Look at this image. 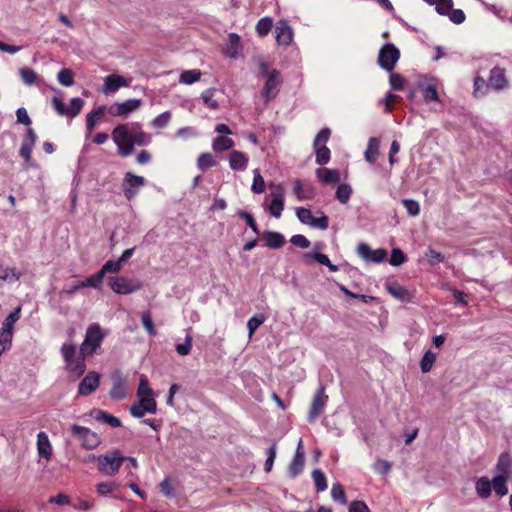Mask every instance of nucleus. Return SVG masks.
Wrapping results in <instances>:
<instances>
[{"label": "nucleus", "mask_w": 512, "mask_h": 512, "mask_svg": "<svg viewBox=\"0 0 512 512\" xmlns=\"http://www.w3.org/2000/svg\"><path fill=\"white\" fill-rule=\"evenodd\" d=\"M112 139L122 157L131 155L135 145L146 146L151 142V136L137 122L117 125L112 131Z\"/></svg>", "instance_id": "nucleus-1"}, {"label": "nucleus", "mask_w": 512, "mask_h": 512, "mask_svg": "<svg viewBox=\"0 0 512 512\" xmlns=\"http://www.w3.org/2000/svg\"><path fill=\"white\" fill-rule=\"evenodd\" d=\"M201 77V72L197 69H193V70H187V71H184L181 75H180V79L179 81L181 83H184V84H193L194 82L198 81Z\"/></svg>", "instance_id": "nucleus-52"}, {"label": "nucleus", "mask_w": 512, "mask_h": 512, "mask_svg": "<svg viewBox=\"0 0 512 512\" xmlns=\"http://www.w3.org/2000/svg\"><path fill=\"white\" fill-rule=\"evenodd\" d=\"M112 388L109 392V396L114 400H122L127 396V390L125 387V381L122 377L121 372L116 371L111 376Z\"/></svg>", "instance_id": "nucleus-18"}, {"label": "nucleus", "mask_w": 512, "mask_h": 512, "mask_svg": "<svg viewBox=\"0 0 512 512\" xmlns=\"http://www.w3.org/2000/svg\"><path fill=\"white\" fill-rule=\"evenodd\" d=\"M490 87L495 90H502L507 85V80L505 77V71L503 68L498 66L492 68L490 70L489 80Z\"/></svg>", "instance_id": "nucleus-22"}, {"label": "nucleus", "mask_w": 512, "mask_h": 512, "mask_svg": "<svg viewBox=\"0 0 512 512\" xmlns=\"http://www.w3.org/2000/svg\"><path fill=\"white\" fill-rule=\"evenodd\" d=\"M272 189L269 197L271 201L267 203V200L263 203V208L275 218H280L284 210L285 193L284 189L280 185L271 184Z\"/></svg>", "instance_id": "nucleus-6"}, {"label": "nucleus", "mask_w": 512, "mask_h": 512, "mask_svg": "<svg viewBox=\"0 0 512 512\" xmlns=\"http://www.w3.org/2000/svg\"><path fill=\"white\" fill-rule=\"evenodd\" d=\"M170 120H171V112L165 111V112L161 113L160 115H158L156 118H154L151 122V125L154 128H159V129L164 128L168 125Z\"/></svg>", "instance_id": "nucleus-57"}, {"label": "nucleus", "mask_w": 512, "mask_h": 512, "mask_svg": "<svg viewBox=\"0 0 512 512\" xmlns=\"http://www.w3.org/2000/svg\"><path fill=\"white\" fill-rule=\"evenodd\" d=\"M309 226L313 228H317L320 230H326L329 227V219L326 215L323 213L320 217H312V221L310 222Z\"/></svg>", "instance_id": "nucleus-63"}, {"label": "nucleus", "mask_w": 512, "mask_h": 512, "mask_svg": "<svg viewBox=\"0 0 512 512\" xmlns=\"http://www.w3.org/2000/svg\"><path fill=\"white\" fill-rule=\"evenodd\" d=\"M400 58L399 49L391 43L383 45L379 51L378 64L388 72L393 71L397 61Z\"/></svg>", "instance_id": "nucleus-8"}, {"label": "nucleus", "mask_w": 512, "mask_h": 512, "mask_svg": "<svg viewBox=\"0 0 512 512\" xmlns=\"http://www.w3.org/2000/svg\"><path fill=\"white\" fill-rule=\"evenodd\" d=\"M437 355L431 350H427L420 360V369L423 373H427L431 370L435 363Z\"/></svg>", "instance_id": "nucleus-40"}, {"label": "nucleus", "mask_w": 512, "mask_h": 512, "mask_svg": "<svg viewBox=\"0 0 512 512\" xmlns=\"http://www.w3.org/2000/svg\"><path fill=\"white\" fill-rule=\"evenodd\" d=\"M508 475H497L491 481V487H493L495 493L499 496H505L508 494L507 481Z\"/></svg>", "instance_id": "nucleus-31"}, {"label": "nucleus", "mask_w": 512, "mask_h": 512, "mask_svg": "<svg viewBox=\"0 0 512 512\" xmlns=\"http://www.w3.org/2000/svg\"><path fill=\"white\" fill-rule=\"evenodd\" d=\"M241 49L240 37L236 33H230L228 35V45L225 51L227 57L231 59L237 58Z\"/></svg>", "instance_id": "nucleus-29"}, {"label": "nucleus", "mask_w": 512, "mask_h": 512, "mask_svg": "<svg viewBox=\"0 0 512 512\" xmlns=\"http://www.w3.org/2000/svg\"><path fill=\"white\" fill-rule=\"evenodd\" d=\"M61 355L65 362L66 370L74 377L79 378L86 370V354L77 349L72 342H65L61 346Z\"/></svg>", "instance_id": "nucleus-3"}, {"label": "nucleus", "mask_w": 512, "mask_h": 512, "mask_svg": "<svg viewBox=\"0 0 512 512\" xmlns=\"http://www.w3.org/2000/svg\"><path fill=\"white\" fill-rule=\"evenodd\" d=\"M358 255L366 262L382 263L387 257V251L383 248L372 250L366 243H360L357 247Z\"/></svg>", "instance_id": "nucleus-14"}, {"label": "nucleus", "mask_w": 512, "mask_h": 512, "mask_svg": "<svg viewBox=\"0 0 512 512\" xmlns=\"http://www.w3.org/2000/svg\"><path fill=\"white\" fill-rule=\"evenodd\" d=\"M275 38L278 45L281 46H289L291 42L293 41V29L288 23L284 20H281L277 22L276 28H275Z\"/></svg>", "instance_id": "nucleus-16"}, {"label": "nucleus", "mask_w": 512, "mask_h": 512, "mask_svg": "<svg viewBox=\"0 0 512 512\" xmlns=\"http://www.w3.org/2000/svg\"><path fill=\"white\" fill-rule=\"evenodd\" d=\"M304 467V455H294L290 465H289V474L291 477H296L300 473H302Z\"/></svg>", "instance_id": "nucleus-41"}, {"label": "nucleus", "mask_w": 512, "mask_h": 512, "mask_svg": "<svg viewBox=\"0 0 512 512\" xmlns=\"http://www.w3.org/2000/svg\"><path fill=\"white\" fill-rule=\"evenodd\" d=\"M97 461L98 471L105 476L116 475L123 463L126 461L125 456L118 449H113L99 456H92Z\"/></svg>", "instance_id": "nucleus-4"}, {"label": "nucleus", "mask_w": 512, "mask_h": 512, "mask_svg": "<svg viewBox=\"0 0 512 512\" xmlns=\"http://www.w3.org/2000/svg\"><path fill=\"white\" fill-rule=\"evenodd\" d=\"M379 152V141L378 139L372 137L368 141L367 149L365 151V159L369 163H373L375 161L376 156Z\"/></svg>", "instance_id": "nucleus-39"}, {"label": "nucleus", "mask_w": 512, "mask_h": 512, "mask_svg": "<svg viewBox=\"0 0 512 512\" xmlns=\"http://www.w3.org/2000/svg\"><path fill=\"white\" fill-rule=\"evenodd\" d=\"M406 261V256L403 251L399 248H394L391 251V256L389 258L390 265L394 267H398L402 265Z\"/></svg>", "instance_id": "nucleus-55"}, {"label": "nucleus", "mask_w": 512, "mask_h": 512, "mask_svg": "<svg viewBox=\"0 0 512 512\" xmlns=\"http://www.w3.org/2000/svg\"><path fill=\"white\" fill-rule=\"evenodd\" d=\"M144 185V177L135 175L131 172L125 173L123 179V192L128 200L133 199Z\"/></svg>", "instance_id": "nucleus-11"}, {"label": "nucleus", "mask_w": 512, "mask_h": 512, "mask_svg": "<svg viewBox=\"0 0 512 512\" xmlns=\"http://www.w3.org/2000/svg\"><path fill=\"white\" fill-rule=\"evenodd\" d=\"M106 337V332L103 331L98 323H93L88 326L83 342L80 348L83 353L91 356L97 352Z\"/></svg>", "instance_id": "nucleus-5"}, {"label": "nucleus", "mask_w": 512, "mask_h": 512, "mask_svg": "<svg viewBox=\"0 0 512 512\" xmlns=\"http://www.w3.org/2000/svg\"><path fill=\"white\" fill-rule=\"evenodd\" d=\"M265 245L271 249H280L285 244L284 236L275 231H266L263 234Z\"/></svg>", "instance_id": "nucleus-28"}, {"label": "nucleus", "mask_w": 512, "mask_h": 512, "mask_svg": "<svg viewBox=\"0 0 512 512\" xmlns=\"http://www.w3.org/2000/svg\"><path fill=\"white\" fill-rule=\"evenodd\" d=\"M331 135V131L329 128H323L319 131L313 141V147L317 148L318 146L326 145Z\"/></svg>", "instance_id": "nucleus-58"}, {"label": "nucleus", "mask_w": 512, "mask_h": 512, "mask_svg": "<svg viewBox=\"0 0 512 512\" xmlns=\"http://www.w3.org/2000/svg\"><path fill=\"white\" fill-rule=\"evenodd\" d=\"M21 277V273L16 271L15 268L6 267L3 271V274L0 275V279L3 281L15 282L18 281Z\"/></svg>", "instance_id": "nucleus-62"}, {"label": "nucleus", "mask_w": 512, "mask_h": 512, "mask_svg": "<svg viewBox=\"0 0 512 512\" xmlns=\"http://www.w3.org/2000/svg\"><path fill=\"white\" fill-rule=\"evenodd\" d=\"M422 96L425 102L439 101L437 87L434 84H421L420 86Z\"/></svg>", "instance_id": "nucleus-36"}, {"label": "nucleus", "mask_w": 512, "mask_h": 512, "mask_svg": "<svg viewBox=\"0 0 512 512\" xmlns=\"http://www.w3.org/2000/svg\"><path fill=\"white\" fill-rule=\"evenodd\" d=\"M387 292L395 299L402 302H411L413 294L411 291L400 285L398 282H388L385 285Z\"/></svg>", "instance_id": "nucleus-20"}, {"label": "nucleus", "mask_w": 512, "mask_h": 512, "mask_svg": "<svg viewBox=\"0 0 512 512\" xmlns=\"http://www.w3.org/2000/svg\"><path fill=\"white\" fill-rule=\"evenodd\" d=\"M71 433L81 442V445L86 449L92 450L100 444V439L97 434L87 427L73 424L71 426Z\"/></svg>", "instance_id": "nucleus-9"}, {"label": "nucleus", "mask_w": 512, "mask_h": 512, "mask_svg": "<svg viewBox=\"0 0 512 512\" xmlns=\"http://www.w3.org/2000/svg\"><path fill=\"white\" fill-rule=\"evenodd\" d=\"M312 478L318 492H323L327 489V480L325 474L320 469H315L312 472Z\"/></svg>", "instance_id": "nucleus-45"}, {"label": "nucleus", "mask_w": 512, "mask_h": 512, "mask_svg": "<svg viewBox=\"0 0 512 512\" xmlns=\"http://www.w3.org/2000/svg\"><path fill=\"white\" fill-rule=\"evenodd\" d=\"M258 66L260 74L265 79L260 96L265 103H268L278 95L283 79L280 72L277 69L270 68L266 61L260 60Z\"/></svg>", "instance_id": "nucleus-2"}, {"label": "nucleus", "mask_w": 512, "mask_h": 512, "mask_svg": "<svg viewBox=\"0 0 512 512\" xmlns=\"http://www.w3.org/2000/svg\"><path fill=\"white\" fill-rule=\"evenodd\" d=\"M265 317L263 314H257L249 318L247 322L248 335L251 338L255 331L264 323Z\"/></svg>", "instance_id": "nucleus-50"}, {"label": "nucleus", "mask_w": 512, "mask_h": 512, "mask_svg": "<svg viewBox=\"0 0 512 512\" xmlns=\"http://www.w3.org/2000/svg\"><path fill=\"white\" fill-rule=\"evenodd\" d=\"M37 452L41 458L49 461L52 456V445L49 437L45 432H39L37 434Z\"/></svg>", "instance_id": "nucleus-21"}, {"label": "nucleus", "mask_w": 512, "mask_h": 512, "mask_svg": "<svg viewBox=\"0 0 512 512\" xmlns=\"http://www.w3.org/2000/svg\"><path fill=\"white\" fill-rule=\"evenodd\" d=\"M137 397L139 398V400L154 399V392L152 388L149 386L148 379L145 375H142L140 377L137 389Z\"/></svg>", "instance_id": "nucleus-30"}, {"label": "nucleus", "mask_w": 512, "mask_h": 512, "mask_svg": "<svg viewBox=\"0 0 512 512\" xmlns=\"http://www.w3.org/2000/svg\"><path fill=\"white\" fill-rule=\"evenodd\" d=\"M331 497L335 502L346 504V494L339 483H334L331 489Z\"/></svg>", "instance_id": "nucleus-54"}, {"label": "nucleus", "mask_w": 512, "mask_h": 512, "mask_svg": "<svg viewBox=\"0 0 512 512\" xmlns=\"http://www.w3.org/2000/svg\"><path fill=\"white\" fill-rule=\"evenodd\" d=\"M272 28V19L269 17L261 18L256 24V31L260 36H266Z\"/></svg>", "instance_id": "nucleus-56"}, {"label": "nucleus", "mask_w": 512, "mask_h": 512, "mask_svg": "<svg viewBox=\"0 0 512 512\" xmlns=\"http://www.w3.org/2000/svg\"><path fill=\"white\" fill-rule=\"evenodd\" d=\"M192 342H193V338H192V335L190 333V330L187 331L186 333V336H185V340H184V343H179L176 345V351L179 355L181 356H186L190 353L191 351V348H192Z\"/></svg>", "instance_id": "nucleus-51"}, {"label": "nucleus", "mask_w": 512, "mask_h": 512, "mask_svg": "<svg viewBox=\"0 0 512 512\" xmlns=\"http://www.w3.org/2000/svg\"><path fill=\"white\" fill-rule=\"evenodd\" d=\"M131 79L128 80L119 74H109L104 78V83L101 92L105 95H110L117 92L122 87H128Z\"/></svg>", "instance_id": "nucleus-13"}, {"label": "nucleus", "mask_w": 512, "mask_h": 512, "mask_svg": "<svg viewBox=\"0 0 512 512\" xmlns=\"http://www.w3.org/2000/svg\"><path fill=\"white\" fill-rule=\"evenodd\" d=\"M215 165L216 161L213 155L209 152L201 153L197 159V166L202 171H205L206 169Z\"/></svg>", "instance_id": "nucleus-43"}, {"label": "nucleus", "mask_w": 512, "mask_h": 512, "mask_svg": "<svg viewBox=\"0 0 512 512\" xmlns=\"http://www.w3.org/2000/svg\"><path fill=\"white\" fill-rule=\"evenodd\" d=\"M57 80L61 85L70 87L74 84L73 72L68 68H63L58 72Z\"/></svg>", "instance_id": "nucleus-49"}, {"label": "nucleus", "mask_w": 512, "mask_h": 512, "mask_svg": "<svg viewBox=\"0 0 512 512\" xmlns=\"http://www.w3.org/2000/svg\"><path fill=\"white\" fill-rule=\"evenodd\" d=\"M142 105V100L131 98L124 102H116L110 105L107 112L114 117H126L136 111Z\"/></svg>", "instance_id": "nucleus-10"}, {"label": "nucleus", "mask_w": 512, "mask_h": 512, "mask_svg": "<svg viewBox=\"0 0 512 512\" xmlns=\"http://www.w3.org/2000/svg\"><path fill=\"white\" fill-rule=\"evenodd\" d=\"M19 74L23 83L27 86L35 84L38 80L37 73L34 70L27 67L21 68L19 70Z\"/></svg>", "instance_id": "nucleus-44"}, {"label": "nucleus", "mask_w": 512, "mask_h": 512, "mask_svg": "<svg viewBox=\"0 0 512 512\" xmlns=\"http://www.w3.org/2000/svg\"><path fill=\"white\" fill-rule=\"evenodd\" d=\"M157 403L155 399L139 400L130 407V413L135 418H142L146 413L155 414Z\"/></svg>", "instance_id": "nucleus-17"}, {"label": "nucleus", "mask_w": 512, "mask_h": 512, "mask_svg": "<svg viewBox=\"0 0 512 512\" xmlns=\"http://www.w3.org/2000/svg\"><path fill=\"white\" fill-rule=\"evenodd\" d=\"M122 268L121 263L117 260H108L104 263V265L101 267L100 271L103 272V275L105 276L106 273H118Z\"/></svg>", "instance_id": "nucleus-64"}, {"label": "nucleus", "mask_w": 512, "mask_h": 512, "mask_svg": "<svg viewBox=\"0 0 512 512\" xmlns=\"http://www.w3.org/2000/svg\"><path fill=\"white\" fill-rule=\"evenodd\" d=\"M253 174H254V176H253V183L251 186V190L255 194H261L265 191V181H264L262 175L260 174L259 169H255L253 171Z\"/></svg>", "instance_id": "nucleus-48"}, {"label": "nucleus", "mask_w": 512, "mask_h": 512, "mask_svg": "<svg viewBox=\"0 0 512 512\" xmlns=\"http://www.w3.org/2000/svg\"><path fill=\"white\" fill-rule=\"evenodd\" d=\"M120 484L116 481L100 482L96 485V491L100 496L107 497L117 491Z\"/></svg>", "instance_id": "nucleus-35"}, {"label": "nucleus", "mask_w": 512, "mask_h": 512, "mask_svg": "<svg viewBox=\"0 0 512 512\" xmlns=\"http://www.w3.org/2000/svg\"><path fill=\"white\" fill-rule=\"evenodd\" d=\"M475 489L479 497L486 499L491 494V481L487 477H481L476 481Z\"/></svg>", "instance_id": "nucleus-34"}, {"label": "nucleus", "mask_w": 512, "mask_h": 512, "mask_svg": "<svg viewBox=\"0 0 512 512\" xmlns=\"http://www.w3.org/2000/svg\"><path fill=\"white\" fill-rule=\"evenodd\" d=\"M214 92H215L214 89H206L201 94V98H202L204 104L211 109L218 108V102L213 98Z\"/></svg>", "instance_id": "nucleus-59"}, {"label": "nucleus", "mask_w": 512, "mask_h": 512, "mask_svg": "<svg viewBox=\"0 0 512 512\" xmlns=\"http://www.w3.org/2000/svg\"><path fill=\"white\" fill-rule=\"evenodd\" d=\"M511 456L508 452H503L500 454L498 458V462L496 465V470L499 475H508L511 467Z\"/></svg>", "instance_id": "nucleus-33"}, {"label": "nucleus", "mask_w": 512, "mask_h": 512, "mask_svg": "<svg viewBox=\"0 0 512 512\" xmlns=\"http://www.w3.org/2000/svg\"><path fill=\"white\" fill-rule=\"evenodd\" d=\"M100 375L97 372H89L79 383L78 395L87 396L93 393L99 386Z\"/></svg>", "instance_id": "nucleus-15"}, {"label": "nucleus", "mask_w": 512, "mask_h": 512, "mask_svg": "<svg viewBox=\"0 0 512 512\" xmlns=\"http://www.w3.org/2000/svg\"><path fill=\"white\" fill-rule=\"evenodd\" d=\"M36 140L37 136L35 131L32 128H28L19 150L20 156L24 158L26 163L31 161V154Z\"/></svg>", "instance_id": "nucleus-19"}, {"label": "nucleus", "mask_w": 512, "mask_h": 512, "mask_svg": "<svg viewBox=\"0 0 512 512\" xmlns=\"http://www.w3.org/2000/svg\"><path fill=\"white\" fill-rule=\"evenodd\" d=\"M84 106V100L75 97L70 100L69 106H67V116L74 118L76 117L82 110Z\"/></svg>", "instance_id": "nucleus-46"}, {"label": "nucleus", "mask_w": 512, "mask_h": 512, "mask_svg": "<svg viewBox=\"0 0 512 512\" xmlns=\"http://www.w3.org/2000/svg\"><path fill=\"white\" fill-rule=\"evenodd\" d=\"M21 313V307H17L14 309L4 320L2 323V329L6 330L7 332H10L13 334V327L14 324L18 321L20 318Z\"/></svg>", "instance_id": "nucleus-38"}, {"label": "nucleus", "mask_w": 512, "mask_h": 512, "mask_svg": "<svg viewBox=\"0 0 512 512\" xmlns=\"http://www.w3.org/2000/svg\"><path fill=\"white\" fill-rule=\"evenodd\" d=\"M12 333L0 329V355L11 347Z\"/></svg>", "instance_id": "nucleus-61"}, {"label": "nucleus", "mask_w": 512, "mask_h": 512, "mask_svg": "<svg viewBox=\"0 0 512 512\" xmlns=\"http://www.w3.org/2000/svg\"><path fill=\"white\" fill-rule=\"evenodd\" d=\"M141 322L149 335L154 336L156 334V329L150 312L147 311L142 313Z\"/></svg>", "instance_id": "nucleus-60"}, {"label": "nucleus", "mask_w": 512, "mask_h": 512, "mask_svg": "<svg viewBox=\"0 0 512 512\" xmlns=\"http://www.w3.org/2000/svg\"><path fill=\"white\" fill-rule=\"evenodd\" d=\"M249 158L241 151L234 150L230 153L229 166L235 171H244L247 168Z\"/></svg>", "instance_id": "nucleus-23"}, {"label": "nucleus", "mask_w": 512, "mask_h": 512, "mask_svg": "<svg viewBox=\"0 0 512 512\" xmlns=\"http://www.w3.org/2000/svg\"><path fill=\"white\" fill-rule=\"evenodd\" d=\"M490 84L483 77L476 76L474 78L473 94L476 98H481L489 93Z\"/></svg>", "instance_id": "nucleus-32"}, {"label": "nucleus", "mask_w": 512, "mask_h": 512, "mask_svg": "<svg viewBox=\"0 0 512 512\" xmlns=\"http://www.w3.org/2000/svg\"><path fill=\"white\" fill-rule=\"evenodd\" d=\"M109 286L117 294H131L142 288V283L137 279H128L123 276H114L108 279Z\"/></svg>", "instance_id": "nucleus-7"}, {"label": "nucleus", "mask_w": 512, "mask_h": 512, "mask_svg": "<svg viewBox=\"0 0 512 512\" xmlns=\"http://www.w3.org/2000/svg\"><path fill=\"white\" fill-rule=\"evenodd\" d=\"M351 195L352 188L349 184L342 183L337 187L336 198L340 203L346 204L350 200Z\"/></svg>", "instance_id": "nucleus-42"}, {"label": "nucleus", "mask_w": 512, "mask_h": 512, "mask_svg": "<svg viewBox=\"0 0 512 512\" xmlns=\"http://www.w3.org/2000/svg\"><path fill=\"white\" fill-rule=\"evenodd\" d=\"M327 396L325 395L324 387H319L312 399L311 406L308 413V422L313 423L323 412L326 405Z\"/></svg>", "instance_id": "nucleus-12"}, {"label": "nucleus", "mask_w": 512, "mask_h": 512, "mask_svg": "<svg viewBox=\"0 0 512 512\" xmlns=\"http://www.w3.org/2000/svg\"><path fill=\"white\" fill-rule=\"evenodd\" d=\"M315 149L316 163L319 165H325L330 161V149L326 145L318 146Z\"/></svg>", "instance_id": "nucleus-47"}, {"label": "nucleus", "mask_w": 512, "mask_h": 512, "mask_svg": "<svg viewBox=\"0 0 512 512\" xmlns=\"http://www.w3.org/2000/svg\"><path fill=\"white\" fill-rule=\"evenodd\" d=\"M103 279H104L103 272H101L99 270L96 274L86 278L83 281V284H84V287H92L95 289H100L102 286V283H103Z\"/></svg>", "instance_id": "nucleus-53"}, {"label": "nucleus", "mask_w": 512, "mask_h": 512, "mask_svg": "<svg viewBox=\"0 0 512 512\" xmlns=\"http://www.w3.org/2000/svg\"><path fill=\"white\" fill-rule=\"evenodd\" d=\"M108 107L105 105H101L96 109L90 111L86 115V129H87V137L92 133L95 128L96 123L101 119L105 112H107Z\"/></svg>", "instance_id": "nucleus-25"}, {"label": "nucleus", "mask_w": 512, "mask_h": 512, "mask_svg": "<svg viewBox=\"0 0 512 512\" xmlns=\"http://www.w3.org/2000/svg\"><path fill=\"white\" fill-rule=\"evenodd\" d=\"M90 415L96 421L108 424L109 426H111L113 428H117V427L121 426V421L118 417L113 416L101 409H93L91 411Z\"/></svg>", "instance_id": "nucleus-24"}, {"label": "nucleus", "mask_w": 512, "mask_h": 512, "mask_svg": "<svg viewBox=\"0 0 512 512\" xmlns=\"http://www.w3.org/2000/svg\"><path fill=\"white\" fill-rule=\"evenodd\" d=\"M315 173L323 184H335L340 181V173L336 169L318 168Z\"/></svg>", "instance_id": "nucleus-26"}, {"label": "nucleus", "mask_w": 512, "mask_h": 512, "mask_svg": "<svg viewBox=\"0 0 512 512\" xmlns=\"http://www.w3.org/2000/svg\"><path fill=\"white\" fill-rule=\"evenodd\" d=\"M235 145L231 138L225 136H218L213 140L212 148L216 152L226 151Z\"/></svg>", "instance_id": "nucleus-37"}, {"label": "nucleus", "mask_w": 512, "mask_h": 512, "mask_svg": "<svg viewBox=\"0 0 512 512\" xmlns=\"http://www.w3.org/2000/svg\"><path fill=\"white\" fill-rule=\"evenodd\" d=\"M322 249L321 243H315L313 246V250L311 252H306L303 254V258L307 263L312 261H316L324 266L328 265L330 260L327 255L319 253Z\"/></svg>", "instance_id": "nucleus-27"}]
</instances>
